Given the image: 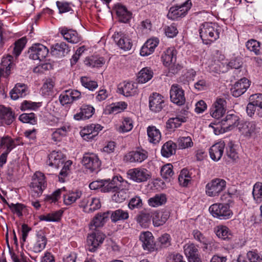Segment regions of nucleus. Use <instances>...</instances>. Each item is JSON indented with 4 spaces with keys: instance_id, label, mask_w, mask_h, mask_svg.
<instances>
[{
    "instance_id": "nucleus-36",
    "label": "nucleus",
    "mask_w": 262,
    "mask_h": 262,
    "mask_svg": "<svg viewBox=\"0 0 262 262\" xmlns=\"http://www.w3.org/2000/svg\"><path fill=\"white\" fill-rule=\"evenodd\" d=\"M52 121L54 122V123H51V125L58 127L56 129L58 132H60V134L63 136H65L70 130V124L66 122L64 119L54 117Z\"/></svg>"
},
{
    "instance_id": "nucleus-28",
    "label": "nucleus",
    "mask_w": 262,
    "mask_h": 262,
    "mask_svg": "<svg viewBox=\"0 0 262 262\" xmlns=\"http://www.w3.org/2000/svg\"><path fill=\"white\" fill-rule=\"evenodd\" d=\"M115 11L119 21L127 23L132 18V13L121 4H117L115 7Z\"/></svg>"
},
{
    "instance_id": "nucleus-33",
    "label": "nucleus",
    "mask_w": 262,
    "mask_h": 262,
    "mask_svg": "<svg viewBox=\"0 0 262 262\" xmlns=\"http://www.w3.org/2000/svg\"><path fill=\"white\" fill-rule=\"evenodd\" d=\"M70 49L68 45L64 42L57 43L54 45L51 51L52 55L57 57L65 56L69 52Z\"/></svg>"
},
{
    "instance_id": "nucleus-21",
    "label": "nucleus",
    "mask_w": 262,
    "mask_h": 262,
    "mask_svg": "<svg viewBox=\"0 0 262 262\" xmlns=\"http://www.w3.org/2000/svg\"><path fill=\"white\" fill-rule=\"evenodd\" d=\"M164 106V97L160 94L153 93L149 97V107L154 113L160 112Z\"/></svg>"
},
{
    "instance_id": "nucleus-54",
    "label": "nucleus",
    "mask_w": 262,
    "mask_h": 262,
    "mask_svg": "<svg viewBox=\"0 0 262 262\" xmlns=\"http://www.w3.org/2000/svg\"><path fill=\"white\" fill-rule=\"evenodd\" d=\"M129 214L128 212L122 209H117L113 211L111 214V219L114 222H116L120 220H127Z\"/></svg>"
},
{
    "instance_id": "nucleus-31",
    "label": "nucleus",
    "mask_w": 262,
    "mask_h": 262,
    "mask_svg": "<svg viewBox=\"0 0 262 262\" xmlns=\"http://www.w3.org/2000/svg\"><path fill=\"white\" fill-rule=\"evenodd\" d=\"M95 112V108L91 105H83L79 113L74 115V119L76 120L88 119L91 118Z\"/></svg>"
},
{
    "instance_id": "nucleus-64",
    "label": "nucleus",
    "mask_w": 262,
    "mask_h": 262,
    "mask_svg": "<svg viewBox=\"0 0 262 262\" xmlns=\"http://www.w3.org/2000/svg\"><path fill=\"white\" fill-rule=\"evenodd\" d=\"M184 252L187 258L199 253L197 247L193 244H187L184 246Z\"/></svg>"
},
{
    "instance_id": "nucleus-4",
    "label": "nucleus",
    "mask_w": 262,
    "mask_h": 262,
    "mask_svg": "<svg viewBox=\"0 0 262 262\" xmlns=\"http://www.w3.org/2000/svg\"><path fill=\"white\" fill-rule=\"evenodd\" d=\"M114 178H117L115 183L118 184V186L113 185L114 187L111 188L110 192L114 193L112 196L113 201L117 203H121L128 196L129 185L127 182L123 180L121 177H114Z\"/></svg>"
},
{
    "instance_id": "nucleus-16",
    "label": "nucleus",
    "mask_w": 262,
    "mask_h": 262,
    "mask_svg": "<svg viewBox=\"0 0 262 262\" xmlns=\"http://www.w3.org/2000/svg\"><path fill=\"white\" fill-rule=\"evenodd\" d=\"M79 206L83 208V211L91 213L99 209L101 207L100 199L97 198L88 197L82 199Z\"/></svg>"
},
{
    "instance_id": "nucleus-60",
    "label": "nucleus",
    "mask_w": 262,
    "mask_h": 262,
    "mask_svg": "<svg viewBox=\"0 0 262 262\" xmlns=\"http://www.w3.org/2000/svg\"><path fill=\"white\" fill-rule=\"evenodd\" d=\"M80 82L83 86L92 91H93L98 87L97 82L91 80L88 77H82L80 79Z\"/></svg>"
},
{
    "instance_id": "nucleus-19",
    "label": "nucleus",
    "mask_w": 262,
    "mask_h": 262,
    "mask_svg": "<svg viewBox=\"0 0 262 262\" xmlns=\"http://www.w3.org/2000/svg\"><path fill=\"white\" fill-rule=\"evenodd\" d=\"M170 98L171 102L178 105H182L185 102L184 91L178 84L172 85L170 90Z\"/></svg>"
},
{
    "instance_id": "nucleus-39",
    "label": "nucleus",
    "mask_w": 262,
    "mask_h": 262,
    "mask_svg": "<svg viewBox=\"0 0 262 262\" xmlns=\"http://www.w3.org/2000/svg\"><path fill=\"white\" fill-rule=\"evenodd\" d=\"M0 118L3 123L10 125L14 120V114L10 108L3 106L0 107Z\"/></svg>"
},
{
    "instance_id": "nucleus-23",
    "label": "nucleus",
    "mask_w": 262,
    "mask_h": 262,
    "mask_svg": "<svg viewBox=\"0 0 262 262\" xmlns=\"http://www.w3.org/2000/svg\"><path fill=\"white\" fill-rule=\"evenodd\" d=\"M113 38L118 47L125 51L131 49L132 43L128 36L123 32H115Z\"/></svg>"
},
{
    "instance_id": "nucleus-13",
    "label": "nucleus",
    "mask_w": 262,
    "mask_h": 262,
    "mask_svg": "<svg viewBox=\"0 0 262 262\" xmlns=\"http://www.w3.org/2000/svg\"><path fill=\"white\" fill-rule=\"evenodd\" d=\"M82 164L91 172L98 171L101 165L98 156L94 153L85 154L82 158Z\"/></svg>"
},
{
    "instance_id": "nucleus-63",
    "label": "nucleus",
    "mask_w": 262,
    "mask_h": 262,
    "mask_svg": "<svg viewBox=\"0 0 262 262\" xmlns=\"http://www.w3.org/2000/svg\"><path fill=\"white\" fill-rule=\"evenodd\" d=\"M19 119L23 123L31 124H35L37 122V118L33 113L23 114L19 116Z\"/></svg>"
},
{
    "instance_id": "nucleus-24",
    "label": "nucleus",
    "mask_w": 262,
    "mask_h": 262,
    "mask_svg": "<svg viewBox=\"0 0 262 262\" xmlns=\"http://www.w3.org/2000/svg\"><path fill=\"white\" fill-rule=\"evenodd\" d=\"M47 244V239L45 233L42 231H39L36 234L35 241L31 249L35 253H40L45 249Z\"/></svg>"
},
{
    "instance_id": "nucleus-59",
    "label": "nucleus",
    "mask_w": 262,
    "mask_h": 262,
    "mask_svg": "<svg viewBox=\"0 0 262 262\" xmlns=\"http://www.w3.org/2000/svg\"><path fill=\"white\" fill-rule=\"evenodd\" d=\"M133 127V121L128 117L124 118L122 124L117 129L120 133L128 132L132 130Z\"/></svg>"
},
{
    "instance_id": "nucleus-12",
    "label": "nucleus",
    "mask_w": 262,
    "mask_h": 262,
    "mask_svg": "<svg viewBox=\"0 0 262 262\" xmlns=\"http://www.w3.org/2000/svg\"><path fill=\"white\" fill-rule=\"evenodd\" d=\"M48 53V49L40 43L33 45L28 51L30 59L39 61L43 60L47 56Z\"/></svg>"
},
{
    "instance_id": "nucleus-10",
    "label": "nucleus",
    "mask_w": 262,
    "mask_h": 262,
    "mask_svg": "<svg viewBox=\"0 0 262 262\" xmlns=\"http://www.w3.org/2000/svg\"><path fill=\"white\" fill-rule=\"evenodd\" d=\"M127 175L130 180L136 183L146 182L151 178V172L147 169L141 167L128 170Z\"/></svg>"
},
{
    "instance_id": "nucleus-11",
    "label": "nucleus",
    "mask_w": 262,
    "mask_h": 262,
    "mask_svg": "<svg viewBox=\"0 0 262 262\" xmlns=\"http://www.w3.org/2000/svg\"><path fill=\"white\" fill-rule=\"evenodd\" d=\"M47 186V182L44 174L36 171L32 177L30 187L37 196H40Z\"/></svg>"
},
{
    "instance_id": "nucleus-7",
    "label": "nucleus",
    "mask_w": 262,
    "mask_h": 262,
    "mask_svg": "<svg viewBox=\"0 0 262 262\" xmlns=\"http://www.w3.org/2000/svg\"><path fill=\"white\" fill-rule=\"evenodd\" d=\"M226 187L225 180L216 178L208 183L205 187L206 194L210 197L218 196Z\"/></svg>"
},
{
    "instance_id": "nucleus-38",
    "label": "nucleus",
    "mask_w": 262,
    "mask_h": 262,
    "mask_svg": "<svg viewBox=\"0 0 262 262\" xmlns=\"http://www.w3.org/2000/svg\"><path fill=\"white\" fill-rule=\"evenodd\" d=\"M55 92V83L51 79H47L43 83L40 93L46 97H52Z\"/></svg>"
},
{
    "instance_id": "nucleus-50",
    "label": "nucleus",
    "mask_w": 262,
    "mask_h": 262,
    "mask_svg": "<svg viewBox=\"0 0 262 262\" xmlns=\"http://www.w3.org/2000/svg\"><path fill=\"white\" fill-rule=\"evenodd\" d=\"M26 43V37H22L15 42L12 53L16 58L20 54Z\"/></svg>"
},
{
    "instance_id": "nucleus-37",
    "label": "nucleus",
    "mask_w": 262,
    "mask_h": 262,
    "mask_svg": "<svg viewBox=\"0 0 262 262\" xmlns=\"http://www.w3.org/2000/svg\"><path fill=\"white\" fill-rule=\"evenodd\" d=\"M147 134L148 141L152 144L159 143L161 139V134L159 129L154 125L147 127Z\"/></svg>"
},
{
    "instance_id": "nucleus-42",
    "label": "nucleus",
    "mask_w": 262,
    "mask_h": 262,
    "mask_svg": "<svg viewBox=\"0 0 262 262\" xmlns=\"http://www.w3.org/2000/svg\"><path fill=\"white\" fill-rule=\"evenodd\" d=\"M187 120V117L178 115L174 118H171L168 120L166 122V127L168 129H174L180 126L182 123L186 122Z\"/></svg>"
},
{
    "instance_id": "nucleus-15",
    "label": "nucleus",
    "mask_w": 262,
    "mask_h": 262,
    "mask_svg": "<svg viewBox=\"0 0 262 262\" xmlns=\"http://www.w3.org/2000/svg\"><path fill=\"white\" fill-rule=\"evenodd\" d=\"M117 178H113L112 181L109 180H100L93 181L89 184V187L92 190L100 189L101 192H110L111 188L114 187L113 185L118 184L115 183Z\"/></svg>"
},
{
    "instance_id": "nucleus-46",
    "label": "nucleus",
    "mask_w": 262,
    "mask_h": 262,
    "mask_svg": "<svg viewBox=\"0 0 262 262\" xmlns=\"http://www.w3.org/2000/svg\"><path fill=\"white\" fill-rule=\"evenodd\" d=\"M249 101L257 107L256 115L262 117V94L258 93L251 95Z\"/></svg>"
},
{
    "instance_id": "nucleus-49",
    "label": "nucleus",
    "mask_w": 262,
    "mask_h": 262,
    "mask_svg": "<svg viewBox=\"0 0 262 262\" xmlns=\"http://www.w3.org/2000/svg\"><path fill=\"white\" fill-rule=\"evenodd\" d=\"M166 198L164 194H157L148 200V205L152 207H157L165 204Z\"/></svg>"
},
{
    "instance_id": "nucleus-30",
    "label": "nucleus",
    "mask_w": 262,
    "mask_h": 262,
    "mask_svg": "<svg viewBox=\"0 0 262 262\" xmlns=\"http://www.w3.org/2000/svg\"><path fill=\"white\" fill-rule=\"evenodd\" d=\"M159 42V39L157 38H151L148 39L142 47L140 50V55L142 56H147L152 54L158 45Z\"/></svg>"
},
{
    "instance_id": "nucleus-17",
    "label": "nucleus",
    "mask_w": 262,
    "mask_h": 262,
    "mask_svg": "<svg viewBox=\"0 0 262 262\" xmlns=\"http://www.w3.org/2000/svg\"><path fill=\"white\" fill-rule=\"evenodd\" d=\"M239 130L245 137L250 138L255 137L260 132V127L255 121L246 122L241 125Z\"/></svg>"
},
{
    "instance_id": "nucleus-14",
    "label": "nucleus",
    "mask_w": 262,
    "mask_h": 262,
    "mask_svg": "<svg viewBox=\"0 0 262 262\" xmlns=\"http://www.w3.org/2000/svg\"><path fill=\"white\" fill-rule=\"evenodd\" d=\"M103 128L98 124H91L84 127L80 132V134L83 140L87 141L94 139Z\"/></svg>"
},
{
    "instance_id": "nucleus-26",
    "label": "nucleus",
    "mask_w": 262,
    "mask_h": 262,
    "mask_svg": "<svg viewBox=\"0 0 262 262\" xmlns=\"http://www.w3.org/2000/svg\"><path fill=\"white\" fill-rule=\"evenodd\" d=\"M59 32L64 39L71 43H77L81 40V36L78 33L72 29L66 27L59 28Z\"/></svg>"
},
{
    "instance_id": "nucleus-48",
    "label": "nucleus",
    "mask_w": 262,
    "mask_h": 262,
    "mask_svg": "<svg viewBox=\"0 0 262 262\" xmlns=\"http://www.w3.org/2000/svg\"><path fill=\"white\" fill-rule=\"evenodd\" d=\"M237 262H262V256L255 251H249L246 257H239Z\"/></svg>"
},
{
    "instance_id": "nucleus-1",
    "label": "nucleus",
    "mask_w": 262,
    "mask_h": 262,
    "mask_svg": "<svg viewBox=\"0 0 262 262\" xmlns=\"http://www.w3.org/2000/svg\"><path fill=\"white\" fill-rule=\"evenodd\" d=\"M221 28L217 24L205 22L201 24L199 33L204 43L210 44L220 37Z\"/></svg>"
},
{
    "instance_id": "nucleus-22",
    "label": "nucleus",
    "mask_w": 262,
    "mask_h": 262,
    "mask_svg": "<svg viewBox=\"0 0 262 262\" xmlns=\"http://www.w3.org/2000/svg\"><path fill=\"white\" fill-rule=\"evenodd\" d=\"M148 157L147 152L142 149L133 150L127 153L124 160L130 163H141Z\"/></svg>"
},
{
    "instance_id": "nucleus-57",
    "label": "nucleus",
    "mask_w": 262,
    "mask_h": 262,
    "mask_svg": "<svg viewBox=\"0 0 262 262\" xmlns=\"http://www.w3.org/2000/svg\"><path fill=\"white\" fill-rule=\"evenodd\" d=\"M252 194L254 200L257 203L262 201V183L257 182L253 186Z\"/></svg>"
},
{
    "instance_id": "nucleus-47",
    "label": "nucleus",
    "mask_w": 262,
    "mask_h": 262,
    "mask_svg": "<svg viewBox=\"0 0 262 262\" xmlns=\"http://www.w3.org/2000/svg\"><path fill=\"white\" fill-rule=\"evenodd\" d=\"M62 213L63 211L60 210L46 214L41 215L39 216V219L41 221L58 222L60 220Z\"/></svg>"
},
{
    "instance_id": "nucleus-3",
    "label": "nucleus",
    "mask_w": 262,
    "mask_h": 262,
    "mask_svg": "<svg viewBox=\"0 0 262 262\" xmlns=\"http://www.w3.org/2000/svg\"><path fill=\"white\" fill-rule=\"evenodd\" d=\"M239 120V118L237 115L228 114L221 121L211 123L209 126L213 129L215 135H219L230 130L237 126Z\"/></svg>"
},
{
    "instance_id": "nucleus-61",
    "label": "nucleus",
    "mask_w": 262,
    "mask_h": 262,
    "mask_svg": "<svg viewBox=\"0 0 262 262\" xmlns=\"http://www.w3.org/2000/svg\"><path fill=\"white\" fill-rule=\"evenodd\" d=\"M107 215L106 213L97 214L91 222V226H93L95 227L102 226L105 222V220L107 218Z\"/></svg>"
},
{
    "instance_id": "nucleus-58",
    "label": "nucleus",
    "mask_w": 262,
    "mask_h": 262,
    "mask_svg": "<svg viewBox=\"0 0 262 262\" xmlns=\"http://www.w3.org/2000/svg\"><path fill=\"white\" fill-rule=\"evenodd\" d=\"M41 105V102H35L31 101L24 100L21 104L20 109L22 111L34 110L35 111Z\"/></svg>"
},
{
    "instance_id": "nucleus-5",
    "label": "nucleus",
    "mask_w": 262,
    "mask_h": 262,
    "mask_svg": "<svg viewBox=\"0 0 262 262\" xmlns=\"http://www.w3.org/2000/svg\"><path fill=\"white\" fill-rule=\"evenodd\" d=\"M177 52L173 47L168 48L162 55L161 59L163 64L169 68V71L173 74L177 73L181 66L176 64Z\"/></svg>"
},
{
    "instance_id": "nucleus-44",
    "label": "nucleus",
    "mask_w": 262,
    "mask_h": 262,
    "mask_svg": "<svg viewBox=\"0 0 262 262\" xmlns=\"http://www.w3.org/2000/svg\"><path fill=\"white\" fill-rule=\"evenodd\" d=\"M178 180L181 186H187L192 180V173L187 169H183L179 176Z\"/></svg>"
},
{
    "instance_id": "nucleus-56",
    "label": "nucleus",
    "mask_w": 262,
    "mask_h": 262,
    "mask_svg": "<svg viewBox=\"0 0 262 262\" xmlns=\"http://www.w3.org/2000/svg\"><path fill=\"white\" fill-rule=\"evenodd\" d=\"M246 47L249 51L253 52L256 55L261 53L260 43L256 40H248L246 43Z\"/></svg>"
},
{
    "instance_id": "nucleus-2",
    "label": "nucleus",
    "mask_w": 262,
    "mask_h": 262,
    "mask_svg": "<svg viewBox=\"0 0 262 262\" xmlns=\"http://www.w3.org/2000/svg\"><path fill=\"white\" fill-rule=\"evenodd\" d=\"M61 195H63L64 204L66 205H70L81 198L82 192L77 190L67 191L64 187H62L56 190L52 194L47 195L45 200L49 203H55Z\"/></svg>"
},
{
    "instance_id": "nucleus-51",
    "label": "nucleus",
    "mask_w": 262,
    "mask_h": 262,
    "mask_svg": "<svg viewBox=\"0 0 262 262\" xmlns=\"http://www.w3.org/2000/svg\"><path fill=\"white\" fill-rule=\"evenodd\" d=\"M151 215L149 213L141 212L137 217V222L143 228L148 227L150 224Z\"/></svg>"
},
{
    "instance_id": "nucleus-8",
    "label": "nucleus",
    "mask_w": 262,
    "mask_h": 262,
    "mask_svg": "<svg viewBox=\"0 0 262 262\" xmlns=\"http://www.w3.org/2000/svg\"><path fill=\"white\" fill-rule=\"evenodd\" d=\"M105 237V235L98 230L89 234L87 237L88 250L91 252L97 251L103 243Z\"/></svg>"
},
{
    "instance_id": "nucleus-34",
    "label": "nucleus",
    "mask_w": 262,
    "mask_h": 262,
    "mask_svg": "<svg viewBox=\"0 0 262 262\" xmlns=\"http://www.w3.org/2000/svg\"><path fill=\"white\" fill-rule=\"evenodd\" d=\"M137 83H136L124 82L122 85H119L118 92L126 97H129L137 93Z\"/></svg>"
},
{
    "instance_id": "nucleus-9",
    "label": "nucleus",
    "mask_w": 262,
    "mask_h": 262,
    "mask_svg": "<svg viewBox=\"0 0 262 262\" xmlns=\"http://www.w3.org/2000/svg\"><path fill=\"white\" fill-rule=\"evenodd\" d=\"M191 0H186L180 5H177L170 8L167 15L169 19L172 20L178 19L184 17L191 7Z\"/></svg>"
},
{
    "instance_id": "nucleus-35",
    "label": "nucleus",
    "mask_w": 262,
    "mask_h": 262,
    "mask_svg": "<svg viewBox=\"0 0 262 262\" xmlns=\"http://www.w3.org/2000/svg\"><path fill=\"white\" fill-rule=\"evenodd\" d=\"M170 214L167 211L155 212L152 216V223L155 227L163 225L169 217Z\"/></svg>"
},
{
    "instance_id": "nucleus-41",
    "label": "nucleus",
    "mask_w": 262,
    "mask_h": 262,
    "mask_svg": "<svg viewBox=\"0 0 262 262\" xmlns=\"http://www.w3.org/2000/svg\"><path fill=\"white\" fill-rule=\"evenodd\" d=\"M153 76V72L150 68L142 69L138 73L137 79L139 83H145L150 80Z\"/></svg>"
},
{
    "instance_id": "nucleus-45",
    "label": "nucleus",
    "mask_w": 262,
    "mask_h": 262,
    "mask_svg": "<svg viewBox=\"0 0 262 262\" xmlns=\"http://www.w3.org/2000/svg\"><path fill=\"white\" fill-rule=\"evenodd\" d=\"M176 144L171 141L166 142L161 149V154L163 157L168 158L176 152Z\"/></svg>"
},
{
    "instance_id": "nucleus-25",
    "label": "nucleus",
    "mask_w": 262,
    "mask_h": 262,
    "mask_svg": "<svg viewBox=\"0 0 262 262\" xmlns=\"http://www.w3.org/2000/svg\"><path fill=\"white\" fill-rule=\"evenodd\" d=\"M250 85V81L246 78L241 79L235 82L231 89L232 95L235 97H238L243 94Z\"/></svg>"
},
{
    "instance_id": "nucleus-20",
    "label": "nucleus",
    "mask_w": 262,
    "mask_h": 262,
    "mask_svg": "<svg viewBox=\"0 0 262 262\" xmlns=\"http://www.w3.org/2000/svg\"><path fill=\"white\" fill-rule=\"evenodd\" d=\"M226 104V100L224 99L217 98L211 107L210 114L212 117L216 119L215 122H217L225 114Z\"/></svg>"
},
{
    "instance_id": "nucleus-27",
    "label": "nucleus",
    "mask_w": 262,
    "mask_h": 262,
    "mask_svg": "<svg viewBox=\"0 0 262 262\" xmlns=\"http://www.w3.org/2000/svg\"><path fill=\"white\" fill-rule=\"evenodd\" d=\"M63 154L60 151H53L48 156L47 164L53 168H58L64 161Z\"/></svg>"
},
{
    "instance_id": "nucleus-18",
    "label": "nucleus",
    "mask_w": 262,
    "mask_h": 262,
    "mask_svg": "<svg viewBox=\"0 0 262 262\" xmlns=\"http://www.w3.org/2000/svg\"><path fill=\"white\" fill-rule=\"evenodd\" d=\"M139 239L144 250L152 252L156 250V243L151 232L149 231L142 232L140 233Z\"/></svg>"
},
{
    "instance_id": "nucleus-6",
    "label": "nucleus",
    "mask_w": 262,
    "mask_h": 262,
    "mask_svg": "<svg viewBox=\"0 0 262 262\" xmlns=\"http://www.w3.org/2000/svg\"><path fill=\"white\" fill-rule=\"evenodd\" d=\"M209 210L213 217L220 220L228 219L232 215L229 206L226 204H213L210 206Z\"/></svg>"
},
{
    "instance_id": "nucleus-52",
    "label": "nucleus",
    "mask_w": 262,
    "mask_h": 262,
    "mask_svg": "<svg viewBox=\"0 0 262 262\" xmlns=\"http://www.w3.org/2000/svg\"><path fill=\"white\" fill-rule=\"evenodd\" d=\"M1 146L6 149V152L9 153L16 146V144L12 139L8 136H6L2 138Z\"/></svg>"
},
{
    "instance_id": "nucleus-55",
    "label": "nucleus",
    "mask_w": 262,
    "mask_h": 262,
    "mask_svg": "<svg viewBox=\"0 0 262 262\" xmlns=\"http://www.w3.org/2000/svg\"><path fill=\"white\" fill-rule=\"evenodd\" d=\"M177 144L181 149H185L189 147H191L193 143L192 139L189 136L180 137L178 139Z\"/></svg>"
},
{
    "instance_id": "nucleus-40",
    "label": "nucleus",
    "mask_w": 262,
    "mask_h": 262,
    "mask_svg": "<svg viewBox=\"0 0 262 262\" xmlns=\"http://www.w3.org/2000/svg\"><path fill=\"white\" fill-rule=\"evenodd\" d=\"M214 232L216 236L223 240H230L233 234L230 230L226 226L219 225L214 228Z\"/></svg>"
},
{
    "instance_id": "nucleus-43",
    "label": "nucleus",
    "mask_w": 262,
    "mask_h": 262,
    "mask_svg": "<svg viewBox=\"0 0 262 262\" xmlns=\"http://www.w3.org/2000/svg\"><path fill=\"white\" fill-rule=\"evenodd\" d=\"M210 72L220 74L228 71V67L226 66V62H223L219 60L214 61L209 66Z\"/></svg>"
},
{
    "instance_id": "nucleus-62",
    "label": "nucleus",
    "mask_w": 262,
    "mask_h": 262,
    "mask_svg": "<svg viewBox=\"0 0 262 262\" xmlns=\"http://www.w3.org/2000/svg\"><path fill=\"white\" fill-rule=\"evenodd\" d=\"M127 104L124 101L116 102L112 103L109 108L110 113H120L127 107Z\"/></svg>"
},
{
    "instance_id": "nucleus-53",
    "label": "nucleus",
    "mask_w": 262,
    "mask_h": 262,
    "mask_svg": "<svg viewBox=\"0 0 262 262\" xmlns=\"http://www.w3.org/2000/svg\"><path fill=\"white\" fill-rule=\"evenodd\" d=\"M192 235L194 238L204 246V248H207L208 245L210 243L209 239L206 237L202 232L198 230H194L192 231Z\"/></svg>"
},
{
    "instance_id": "nucleus-29",
    "label": "nucleus",
    "mask_w": 262,
    "mask_h": 262,
    "mask_svg": "<svg viewBox=\"0 0 262 262\" xmlns=\"http://www.w3.org/2000/svg\"><path fill=\"white\" fill-rule=\"evenodd\" d=\"M225 142L220 141L213 144L209 149L210 158L214 161H218L222 158L224 151Z\"/></svg>"
},
{
    "instance_id": "nucleus-32",
    "label": "nucleus",
    "mask_w": 262,
    "mask_h": 262,
    "mask_svg": "<svg viewBox=\"0 0 262 262\" xmlns=\"http://www.w3.org/2000/svg\"><path fill=\"white\" fill-rule=\"evenodd\" d=\"M28 93L27 86L24 84L16 83L14 88L10 92V95L12 99L16 100L19 98H22L27 95Z\"/></svg>"
}]
</instances>
